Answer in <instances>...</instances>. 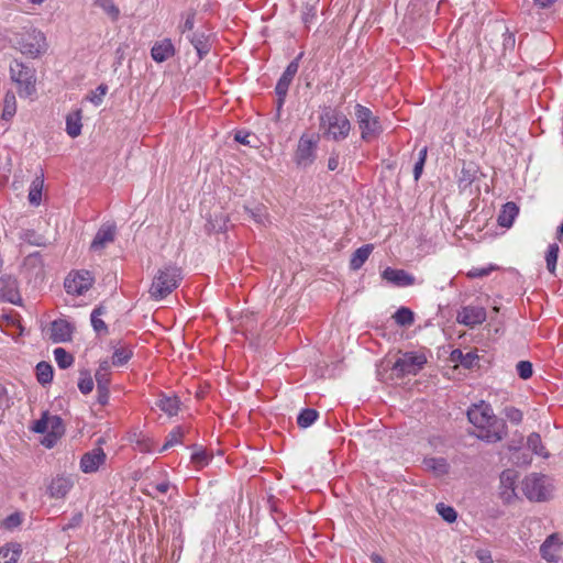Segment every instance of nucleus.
Listing matches in <instances>:
<instances>
[{
	"label": "nucleus",
	"mask_w": 563,
	"mask_h": 563,
	"mask_svg": "<svg viewBox=\"0 0 563 563\" xmlns=\"http://www.w3.org/2000/svg\"><path fill=\"white\" fill-rule=\"evenodd\" d=\"M476 556L481 563H493L492 554L488 550L481 549L476 551Z\"/></svg>",
	"instance_id": "nucleus-61"
},
{
	"label": "nucleus",
	"mask_w": 563,
	"mask_h": 563,
	"mask_svg": "<svg viewBox=\"0 0 563 563\" xmlns=\"http://www.w3.org/2000/svg\"><path fill=\"white\" fill-rule=\"evenodd\" d=\"M187 38L197 51L199 59H202L209 54L212 46L210 34L203 31H197L188 35Z\"/></svg>",
	"instance_id": "nucleus-19"
},
{
	"label": "nucleus",
	"mask_w": 563,
	"mask_h": 563,
	"mask_svg": "<svg viewBox=\"0 0 563 563\" xmlns=\"http://www.w3.org/2000/svg\"><path fill=\"white\" fill-rule=\"evenodd\" d=\"M518 473L515 470H505L500 474L499 496L505 504H510L516 498V482Z\"/></svg>",
	"instance_id": "nucleus-12"
},
{
	"label": "nucleus",
	"mask_w": 563,
	"mask_h": 563,
	"mask_svg": "<svg viewBox=\"0 0 563 563\" xmlns=\"http://www.w3.org/2000/svg\"><path fill=\"white\" fill-rule=\"evenodd\" d=\"M43 179L36 177L31 185L29 201L31 205L38 206L42 198Z\"/></svg>",
	"instance_id": "nucleus-42"
},
{
	"label": "nucleus",
	"mask_w": 563,
	"mask_h": 563,
	"mask_svg": "<svg viewBox=\"0 0 563 563\" xmlns=\"http://www.w3.org/2000/svg\"><path fill=\"white\" fill-rule=\"evenodd\" d=\"M559 253H560V246L558 243L550 244L545 252L547 269L552 275H555V272H556V263H558V258H559Z\"/></svg>",
	"instance_id": "nucleus-34"
},
{
	"label": "nucleus",
	"mask_w": 563,
	"mask_h": 563,
	"mask_svg": "<svg viewBox=\"0 0 563 563\" xmlns=\"http://www.w3.org/2000/svg\"><path fill=\"white\" fill-rule=\"evenodd\" d=\"M133 355V351L130 347L115 349L112 355V364L114 366H123L126 364Z\"/></svg>",
	"instance_id": "nucleus-41"
},
{
	"label": "nucleus",
	"mask_w": 563,
	"mask_h": 563,
	"mask_svg": "<svg viewBox=\"0 0 563 563\" xmlns=\"http://www.w3.org/2000/svg\"><path fill=\"white\" fill-rule=\"evenodd\" d=\"M11 79L19 86V95L21 97L32 96L36 88L35 69L22 62L14 60L10 65Z\"/></svg>",
	"instance_id": "nucleus-5"
},
{
	"label": "nucleus",
	"mask_w": 563,
	"mask_h": 563,
	"mask_svg": "<svg viewBox=\"0 0 563 563\" xmlns=\"http://www.w3.org/2000/svg\"><path fill=\"white\" fill-rule=\"evenodd\" d=\"M15 45L22 54L33 58L38 57L47 48L44 33L35 29L18 34Z\"/></svg>",
	"instance_id": "nucleus-6"
},
{
	"label": "nucleus",
	"mask_w": 563,
	"mask_h": 563,
	"mask_svg": "<svg viewBox=\"0 0 563 563\" xmlns=\"http://www.w3.org/2000/svg\"><path fill=\"white\" fill-rule=\"evenodd\" d=\"M319 417V412L316 409L312 408H306L302 409L298 417H297V423L300 428H308L310 427Z\"/></svg>",
	"instance_id": "nucleus-39"
},
{
	"label": "nucleus",
	"mask_w": 563,
	"mask_h": 563,
	"mask_svg": "<svg viewBox=\"0 0 563 563\" xmlns=\"http://www.w3.org/2000/svg\"><path fill=\"white\" fill-rule=\"evenodd\" d=\"M478 355L474 352L463 353L462 350L455 349L450 354V361L462 365L464 368H474L478 363Z\"/></svg>",
	"instance_id": "nucleus-25"
},
{
	"label": "nucleus",
	"mask_w": 563,
	"mask_h": 563,
	"mask_svg": "<svg viewBox=\"0 0 563 563\" xmlns=\"http://www.w3.org/2000/svg\"><path fill=\"white\" fill-rule=\"evenodd\" d=\"M10 407V397L5 388L0 389V409L4 410Z\"/></svg>",
	"instance_id": "nucleus-62"
},
{
	"label": "nucleus",
	"mask_w": 563,
	"mask_h": 563,
	"mask_svg": "<svg viewBox=\"0 0 563 563\" xmlns=\"http://www.w3.org/2000/svg\"><path fill=\"white\" fill-rule=\"evenodd\" d=\"M229 221L228 214L223 212L214 213L213 217L208 219L206 223V230L209 233H220L227 230V223Z\"/></svg>",
	"instance_id": "nucleus-30"
},
{
	"label": "nucleus",
	"mask_w": 563,
	"mask_h": 563,
	"mask_svg": "<svg viewBox=\"0 0 563 563\" xmlns=\"http://www.w3.org/2000/svg\"><path fill=\"white\" fill-rule=\"evenodd\" d=\"M185 435L184 430L180 427H176L173 429L166 437V442L164 443L163 448L161 449V452L168 450L169 448L181 443L183 438Z\"/></svg>",
	"instance_id": "nucleus-43"
},
{
	"label": "nucleus",
	"mask_w": 563,
	"mask_h": 563,
	"mask_svg": "<svg viewBox=\"0 0 563 563\" xmlns=\"http://www.w3.org/2000/svg\"><path fill=\"white\" fill-rule=\"evenodd\" d=\"M49 416L51 415L48 411H44L40 419L33 421V424L30 427V429L35 433H46L49 427Z\"/></svg>",
	"instance_id": "nucleus-47"
},
{
	"label": "nucleus",
	"mask_w": 563,
	"mask_h": 563,
	"mask_svg": "<svg viewBox=\"0 0 563 563\" xmlns=\"http://www.w3.org/2000/svg\"><path fill=\"white\" fill-rule=\"evenodd\" d=\"M81 110L69 113L66 117V132L71 137H77L81 133Z\"/></svg>",
	"instance_id": "nucleus-31"
},
{
	"label": "nucleus",
	"mask_w": 563,
	"mask_h": 563,
	"mask_svg": "<svg viewBox=\"0 0 563 563\" xmlns=\"http://www.w3.org/2000/svg\"><path fill=\"white\" fill-rule=\"evenodd\" d=\"M36 378L41 385L49 384L53 380L54 369L47 362H40L36 365Z\"/></svg>",
	"instance_id": "nucleus-32"
},
{
	"label": "nucleus",
	"mask_w": 563,
	"mask_h": 563,
	"mask_svg": "<svg viewBox=\"0 0 563 563\" xmlns=\"http://www.w3.org/2000/svg\"><path fill=\"white\" fill-rule=\"evenodd\" d=\"M354 115L363 141L371 142L383 132L379 117L375 115L369 108L357 103L354 107Z\"/></svg>",
	"instance_id": "nucleus-4"
},
{
	"label": "nucleus",
	"mask_w": 563,
	"mask_h": 563,
	"mask_svg": "<svg viewBox=\"0 0 563 563\" xmlns=\"http://www.w3.org/2000/svg\"><path fill=\"white\" fill-rule=\"evenodd\" d=\"M53 433V435L63 437L65 433V424L63 419L59 416H49V427L48 431Z\"/></svg>",
	"instance_id": "nucleus-49"
},
{
	"label": "nucleus",
	"mask_w": 563,
	"mask_h": 563,
	"mask_svg": "<svg viewBox=\"0 0 563 563\" xmlns=\"http://www.w3.org/2000/svg\"><path fill=\"white\" fill-rule=\"evenodd\" d=\"M528 448L537 455L548 457L549 453L545 451V448L542 444L541 437L537 432H532L529 434L527 439Z\"/></svg>",
	"instance_id": "nucleus-36"
},
{
	"label": "nucleus",
	"mask_w": 563,
	"mask_h": 563,
	"mask_svg": "<svg viewBox=\"0 0 563 563\" xmlns=\"http://www.w3.org/2000/svg\"><path fill=\"white\" fill-rule=\"evenodd\" d=\"M320 130L325 140L335 142L344 141L352 130V124L347 117L339 109L324 107L319 118Z\"/></svg>",
	"instance_id": "nucleus-2"
},
{
	"label": "nucleus",
	"mask_w": 563,
	"mask_h": 563,
	"mask_svg": "<svg viewBox=\"0 0 563 563\" xmlns=\"http://www.w3.org/2000/svg\"><path fill=\"white\" fill-rule=\"evenodd\" d=\"M302 57V53H300L294 60H291L288 66L286 67L285 71L283 73L282 77L277 81V85L275 87V91L277 95L276 100V115L275 120H279L280 118V111L283 109V106L285 103V99L289 89V86L295 77V75L298 71L299 68V59Z\"/></svg>",
	"instance_id": "nucleus-8"
},
{
	"label": "nucleus",
	"mask_w": 563,
	"mask_h": 563,
	"mask_svg": "<svg viewBox=\"0 0 563 563\" xmlns=\"http://www.w3.org/2000/svg\"><path fill=\"white\" fill-rule=\"evenodd\" d=\"M468 421L478 429L476 437L488 443L501 441L507 435V424L494 415L492 406L484 400L467 410Z\"/></svg>",
	"instance_id": "nucleus-1"
},
{
	"label": "nucleus",
	"mask_w": 563,
	"mask_h": 563,
	"mask_svg": "<svg viewBox=\"0 0 563 563\" xmlns=\"http://www.w3.org/2000/svg\"><path fill=\"white\" fill-rule=\"evenodd\" d=\"M251 136V133L245 131H236L234 135V140L241 144L249 145L251 142L249 137Z\"/></svg>",
	"instance_id": "nucleus-63"
},
{
	"label": "nucleus",
	"mask_w": 563,
	"mask_h": 563,
	"mask_svg": "<svg viewBox=\"0 0 563 563\" xmlns=\"http://www.w3.org/2000/svg\"><path fill=\"white\" fill-rule=\"evenodd\" d=\"M175 54L174 45L170 40H164L162 42H157L151 49L152 58L157 63H163Z\"/></svg>",
	"instance_id": "nucleus-24"
},
{
	"label": "nucleus",
	"mask_w": 563,
	"mask_h": 563,
	"mask_svg": "<svg viewBox=\"0 0 563 563\" xmlns=\"http://www.w3.org/2000/svg\"><path fill=\"white\" fill-rule=\"evenodd\" d=\"M424 464L428 468L433 470L440 475L446 474L449 472V464L443 457H431L424 460Z\"/></svg>",
	"instance_id": "nucleus-44"
},
{
	"label": "nucleus",
	"mask_w": 563,
	"mask_h": 563,
	"mask_svg": "<svg viewBox=\"0 0 563 563\" xmlns=\"http://www.w3.org/2000/svg\"><path fill=\"white\" fill-rule=\"evenodd\" d=\"M183 279L181 269L176 265H165L158 269L150 288L151 297L162 300L175 290Z\"/></svg>",
	"instance_id": "nucleus-3"
},
{
	"label": "nucleus",
	"mask_w": 563,
	"mask_h": 563,
	"mask_svg": "<svg viewBox=\"0 0 563 563\" xmlns=\"http://www.w3.org/2000/svg\"><path fill=\"white\" fill-rule=\"evenodd\" d=\"M107 313V307L103 303H100L97 306L91 314H90V321L93 330L98 334H108L109 330L104 321L100 318L101 316H104Z\"/></svg>",
	"instance_id": "nucleus-28"
},
{
	"label": "nucleus",
	"mask_w": 563,
	"mask_h": 563,
	"mask_svg": "<svg viewBox=\"0 0 563 563\" xmlns=\"http://www.w3.org/2000/svg\"><path fill=\"white\" fill-rule=\"evenodd\" d=\"M197 11L195 9H189L185 13V22L179 25V30L181 33H185L187 31H192L195 26V19H196Z\"/></svg>",
	"instance_id": "nucleus-53"
},
{
	"label": "nucleus",
	"mask_w": 563,
	"mask_h": 563,
	"mask_svg": "<svg viewBox=\"0 0 563 563\" xmlns=\"http://www.w3.org/2000/svg\"><path fill=\"white\" fill-rule=\"evenodd\" d=\"M374 250L373 244H365L356 249L350 260V268L352 271L360 269L364 263L368 260L369 255Z\"/></svg>",
	"instance_id": "nucleus-26"
},
{
	"label": "nucleus",
	"mask_w": 563,
	"mask_h": 563,
	"mask_svg": "<svg viewBox=\"0 0 563 563\" xmlns=\"http://www.w3.org/2000/svg\"><path fill=\"white\" fill-rule=\"evenodd\" d=\"M561 547L560 538L556 533L550 534L540 547L541 556L548 562L556 561V552Z\"/></svg>",
	"instance_id": "nucleus-21"
},
{
	"label": "nucleus",
	"mask_w": 563,
	"mask_h": 563,
	"mask_svg": "<svg viewBox=\"0 0 563 563\" xmlns=\"http://www.w3.org/2000/svg\"><path fill=\"white\" fill-rule=\"evenodd\" d=\"M505 417L512 423L518 424L522 421V412L516 407H506L504 409Z\"/></svg>",
	"instance_id": "nucleus-55"
},
{
	"label": "nucleus",
	"mask_w": 563,
	"mask_h": 563,
	"mask_svg": "<svg viewBox=\"0 0 563 563\" xmlns=\"http://www.w3.org/2000/svg\"><path fill=\"white\" fill-rule=\"evenodd\" d=\"M82 521V514L81 512H77L70 519L69 521L63 527V530L66 531V530H69V529H74V528H77L80 526Z\"/></svg>",
	"instance_id": "nucleus-59"
},
{
	"label": "nucleus",
	"mask_w": 563,
	"mask_h": 563,
	"mask_svg": "<svg viewBox=\"0 0 563 563\" xmlns=\"http://www.w3.org/2000/svg\"><path fill=\"white\" fill-rule=\"evenodd\" d=\"M320 136L302 134L295 151L294 161L300 168L309 167L317 158L316 151Z\"/></svg>",
	"instance_id": "nucleus-7"
},
{
	"label": "nucleus",
	"mask_w": 563,
	"mask_h": 563,
	"mask_svg": "<svg viewBox=\"0 0 563 563\" xmlns=\"http://www.w3.org/2000/svg\"><path fill=\"white\" fill-rule=\"evenodd\" d=\"M93 282L95 277L91 272L80 269L68 274L64 287L67 294L80 296L92 287Z\"/></svg>",
	"instance_id": "nucleus-9"
},
{
	"label": "nucleus",
	"mask_w": 563,
	"mask_h": 563,
	"mask_svg": "<svg viewBox=\"0 0 563 563\" xmlns=\"http://www.w3.org/2000/svg\"><path fill=\"white\" fill-rule=\"evenodd\" d=\"M437 510L442 519L449 523L454 522L457 518L456 510L451 506L444 505L443 503H439L437 505Z\"/></svg>",
	"instance_id": "nucleus-48"
},
{
	"label": "nucleus",
	"mask_w": 563,
	"mask_h": 563,
	"mask_svg": "<svg viewBox=\"0 0 563 563\" xmlns=\"http://www.w3.org/2000/svg\"><path fill=\"white\" fill-rule=\"evenodd\" d=\"M486 320V310L483 307L466 306L457 314V321L470 328L482 324Z\"/></svg>",
	"instance_id": "nucleus-15"
},
{
	"label": "nucleus",
	"mask_w": 563,
	"mask_h": 563,
	"mask_svg": "<svg viewBox=\"0 0 563 563\" xmlns=\"http://www.w3.org/2000/svg\"><path fill=\"white\" fill-rule=\"evenodd\" d=\"M74 325L65 319H57L51 323L49 340L54 343L71 341Z\"/></svg>",
	"instance_id": "nucleus-14"
},
{
	"label": "nucleus",
	"mask_w": 563,
	"mask_h": 563,
	"mask_svg": "<svg viewBox=\"0 0 563 563\" xmlns=\"http://www.w3.org/2000/svg\"><path fill=\"white\" fill-rule=\"evenodd\" d=\"M517 374L522 379H528L532 376V364L529 361H520L516 365Z\"/></svg>",
	"instance_id": "nucleus-52"
},
{
	"label": "nucleus",
	"mask_w": 563,
	"mask_h": 563,
	"mask_svg": "<svg viewBox=\"0 0 563 563\" xmlns=\"http://www.w3.org/2000/svg\"><path fill=\"white\" fill-rule=\"evenodd\" d=\"M95 4L101 8L112 22H117L119 20L120 9L113 0H96Z\"/></svg>",
	"instance_id": "nucleus-37"
},
{
	"label": "nucleus",
	"mask_w": 563,
	"mask_h": 563,
	"mask_svg": "<svg viewBox=\"0 0 563 563\" xmlns=\"http://www.w3.org/2000/svg\"><path fill=\"white\" fill-rule=\"evenodd\" d=\"M156 406L167 413L168 416H175L178 413V410L180 408V400L175 394H164L162 393L158 396V399L156 401Z\"/></svg>",
	"instance_id": "nucleus-23"
},
{
	"label": "nucleus",
	"mask_w": 563,
	"mask_h": 563,
	"mask_svg": "<svg viewBox=\"0 0 563 563\" xmlns=\"http://www.w3.org/2000/svg\"><path fill=\"white\" fill-rule=\"evenodd\" d=\"M382 278L395 287H407L415 284V277L405 269L386 267L382 272Z\"/></svg>",
	"instance_id": "nucleus-17"
},
{
	"label": "nucleus",
	"mask_w": 563,
	"mask_h": 563,
	"mask_svg": "<svg viewBox=\"0 0 563 563\" xmlns=\"http://www.w3.org/2000/svg\"><path fill=\"white\" fill-rule=\"evenodd\" d=\"M115 238V227L103 224L97 231L91 244L90 250L97 252L103 250L107 244L114 241Z\"/></svg>",
	"instance_id": "nucleus-18"
},
{
	"label": "nucleus",
	"mask_w": 563,
	"mask_h": 563,
	"mask_svg": "<svg viewBox=\"0 0 563 563\" xmlns=\"http://www.w3.org/2000/svg\"><path fill=\"white\" fill-rule=\"evenodd\" d=\"M16 112V100L13 92L8 91L3 99L2 119L10 120Z\"/></svg>",
	"instance_id": "nucleus-38"
},
{
	"label": "nucleus",
	"mask_w": 563,
	"mask_h": 563,
	"mask_svg": "<svg viewBox=\"0 0 563 563\" xmlns=\"http://www.w3.org/2000/svg\"><path fill=\"white\" fill-rule=\"evenodd\" d=\"M95 378L97 387H109L110 385V364L108 360L101 361L96 371Z\"/></svg>",
	"instance_id": "nucleus-33"
},
{
	"label": "nucleus",
	"mask_w": 563,
	"mask_h": 563,
	"mask_svg": "<svg viewBox=\"0 0 563 563\" xmlns=\"http://www.w3.org/2000/svg\"><path fill=\"white\" fill-rule=\"evenodd\" d=\"M395 322L400 327H410L415 322L413 312L406 307L399 308L393 316Z\"/></svg>",
	"instance_id": "nucleus-35"
},
{
	"label": "nucleus",
	"mask_w": 563,
	"mask_h": 563,
	"mask_svg": "<svg viewBox=\"0 0 563 563\" xmlns=\"http://www.w3.org/2000/svg\"><path fill=\"white\" fill-rule=\"evenodd\" d=\"M22 523V517L19 512L9 515L3 521L2 527L12 530Z\"/></svg>",
	"instance_id": "nucleus-56"
},
{
	"label": "nucleus",
	"mask_w": 563,
	"mask_h": 563,
	"mask_svg": "<svg viewBox=\"0 0 563 563\" xmlns=\"http://www.w3.org/2000/svg\"><path fill=\"white\" fill-rule=\"evenodd\" d=\"M78 388L84 395H87L92 391L93 379H92L89 371L85 369V371L80 372Z\"/></svg>",
	"instance_id": "nucleus-46"
},
{
	"label": "nucleus",
	"mask_w": 563,
	"mask_h": 563,
	"mask_svg": "<svg viewBox=\"0 0 563 563\" xmlns=\"http://www.w3.org/2000/svg\"><path fill=\"white\" fill-rule=\"evenodd\" d=\"M73 487V482L63 476H58L53 478L51 484L47 487V492L53 498H64L70 488Z\"/></svg>",
	"instance_id": "nucleus-22"
},
{
	"label": "nucleus",
	"mask_w": 563,
	"mask_h": 563,
	"mask_svg": "<svg viewBox=\"0 0 563 563\" xmlns=\"http://www.w3.org/2000/svg\"><path fill=\"white\" fill-rule=\"evenodd\" d=\"M519 213V208L515 202H507L503 206L500 213L498 214L497 222L503 228H510L514 223L515 218Z\"/></svg>",
	"instance_id": "nucleus-27"
},
{
	"label": "nucleus",
	"mask_w": 563,
	"mask_h": 563,
	"mask_svg": "<svg viewBox=\"0 0 563 563\" xmlns=\"http://www.w3.org/2000/svg\"><path fill=\"white\" fill-rule=\"evenodd\" d=\"M60 439L58 435H53L51 432H46L45 437L42 440V444L47 448L52 449L56 445L57 441Z\"/></svg>",
	"instance_id": "nucleus-60"
},
{
	"label": "nucleus",
	"mask_w": 563,
	"mask_h": 563,
	"mask_svg": "<svg viewBox=\"0 0 563 563\" xmlns=\"http://www.w3.org/2000/svg\"><path fill=\"white\" fill-rule=\"evenodd\" d=\"M495 269H496V266H494V265H489L488 267H483V268H472L467 273V277L468 278H482V277L488 276Z\"/></svg>",
	"instance_id": "nucleus-57"
},
{
	"label": "nucleus",
	"mask_w": 563,
	"mask_h": 563,
	"mask_svg": "<svg viewBox=\"0 0 563 563\" xmlns=\"http://www.w3.org/2000/svg\"><path fill=\"white\" fill-rule=\"evenodd\" d=\"M54 356L58 367L62 369L70 367L74 363V356L63 347L55 349Z\"/></svg>",
	"instance_id": "nucleus-40"
},
{
	"label": "nucleus",
	"mask_w": 563,
	"mask_h": 563,
	"mask_svg": "<svg viewBox=\"0 0 563 563\" xmlns=\"http://www.w3.org/2000/svg\"><path fill=\"white\" fill-rule=\"evenodd\" d=\"M245 212L254 220V222L265 225L267 221V214L265 212V208L256 207L255 209H250L244 207Z\"/></svg>",
	"instance_id": "nucleus-51"
},
{
	"label": "nucleus",
	"mask_w": 563,
	"mask_h": 563,
	"mask_svg": "<svg viewBox=\"0 0 563 563\" xmlns=\"http://www.w3.org/2000/svg\"><path fill=\"white\" fill-rule=\"evenodd\" d=\"M22 552L19 543H8L0 548V563H15Z\"/></svg>",
	"instance_id": "nucleus-29"
},
{
	"label": "nucleus",
	"mask_w": 563,
	"mask_h": 563,
	"mask_svg": "<svg viewBox=\"0 0 563 563\" xmlns=\"http://www.w3.org/2000/svg\"><path fill=\"white\" fill-rule=\"evenodd\" d=\"M426 363L427 358L423 354L406 352L394 363L393 371L397 376L416 375Z\"/></svg>",
	"instance_id": "nucleus-10"
},
{
	"label": "nucleus",
	"mask_w": 563,
	"mask_h": 563,
	"mask_svg": "<svg viewBox=\"0 0 563 563\" xmlns=\"http://www.w3.org/2000/svg\"><path fill=\"white\" fill-rule=\"evenodd\" d=\"M97 393H98V396H97L98 404H100L101 406H106L108 404L109 397H110L109 387H97Z\"/></svg>",
	"instance_id": "nucleus-58"
},
{
	"label": "nucleus",
	"mask_w": 563,
	"mask_h": 563,
	"mask_svg": "<svg viewBox=\"0 0 563 563\" xmlns=\"http://www.w3.org/2000/svg\"><path fill=\"white\" fill-rule=\"evenodd\" d=\"M108 91V86L104 84L99 85L95 91L91 92L90 96H88V99L95 104L99 106L102 102V99L104 95Z\"/></svg>",
	"instance_id": "nucleus-54"
},
{
	"label": "nucleus",
	"mask_w": 563,
	"mask_h": 563,
	"mask_svg": "<svg viewBox=\"0 0 563 563\" xmlns=\"http://www.w3.org/2000/svg\"><path fill=\"white\" fill-rule=\"evenodd\" d=\"M522 492L530 501L542 503L549 499L550 493L544 485V476L531 474L522 482Z\"/></svg>",
	"instance_id": "nucleus-11"
},
{
	"label": "nucleus",
	"mask_w": 563,
	"mask_h": 563,
	"mask_svg": "<svg viewBox=\"0 0 563 563\" xmlns=\"http://www.w3.org/2000/svg\"><path fill=\"white\" fill-rule=\"evenodd\" d=\"M319 0H314V3H305L301 12V21L307 29H309L310 23L317 18V8L316 3Z\"/></svg>",
	"instance_id": "nucleus-45"
},
{
	"label": "nucleus",
	"mask_w": 563,
	"mask_h": 563,
	"mask_svg": "<svg viewBox=\"0 0 563 563\" xmlns=\"http://www.w3.org/2000/svg\"><path fill=\"white\" fill-rule=\"evenodd\" d=\"M423 167H424L423 162H418V161L416 162V164L413 166V178L416 181L419 180V178L421 177Z\"/></svg>",
	"instance_id": "nucleus-64"
},
{
	"label": "nucleus",
	"mask_w": 563,
	"mask_h": 563,
	"mask_svg": "<svg viewBox=\"0 0 563 563\" xmlns=\"http://www.w3.org/2000/svg\"><path fill=\"white\" fill-rule=\"evenodd\" d=\"M212 455L208 454L206 450L199 449L191 454V462L198 467L201 468L210 462Z\"/></svg>",
	"instance_id": "nucleus-50"
},
{
	"label": "nucleus",
	"mask_w": 563,
	"mask_h": 563,
	"mask_svg": "<svg viewBox=\"0 0 563 563\" xmlns=\"http://www.w3.org/2000/svg\"><path fill=\"white\" fill-rule=\"evenodd\" d=\"M0 300L13 305L21 303V296L19 291V284L15 277L4 275L0 277Z\"/></svg>",
	"instance_id": "nucleus-13"
},
{
	"label": "nucleus",
	"mask_w": 563,
	"mask_h": 563,
	"mask_svg": "<svg viewBox=\"0 0 563 563\" xmlns=\"http://www.w3.org/2000/svg\"><path fill=\"white\" fill-rule=\"evenodd\" d=\"M479 167L474 162H463L457 185L461 190H465L477 179Z\"/></svg>",
	"instance_id": "nucleus-20"
},
{
	"label": "nucleus",
	"mask_w": 563,
	"mask_h": 563,
	"mask_svg": "<svg viewBox=\"0 0 563 563\" xmlns=\"http://www.w3.org/2000/svg\"><path fill=\"white\" fill-rule=\"evenodd\" d=\"M107 455L101 448L85 453L80 460V470L88 474L98 471L100 465L104 464Z\"/></svg>",
	"instance_id": "nucleus-16"
}]
</instances>
